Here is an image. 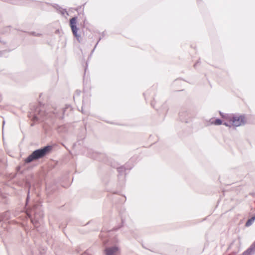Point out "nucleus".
Wrapping results in <instances>:
<instances>
[{
	"instance_id": "nucleus-1",
	"label": "nucleus",
	"mask_w": 255,
	"mask_h": 255,
	"mask_svg": "<svg viewBox=\"0 0 255 255\" xmlns=\"http://www.w3.org/2000/svg\"><path fill=\"white\" fill-rule=\"evenodd\" d=\"M59 110L57 109H52V110H45L44 107H37L36 108L35 111L33 113H31L29 117L32 118L34 121H43L48 118H52L53 117H58L63 118L59 114Z\"/></svg>"
},
{
	"instance_id": "nucleus-2",
	"label": "nucleus",
	"mask_w": 255,
	"mask_h": 255,
	"mask_svg": "<svg viewBox=\"0 0 255 255\" xmlns=\"http://www.w3.org/2000/svg\"><path fill=\"white\" fill-rule=\"evenodd\" d=\"M51 149V146L47 145L43 148L34 150L24 160L25 163H28L43 157L50 151Z\"/></svg>"
},
{
	"instance_id": "nucleus-3",
	"label": "nucleus",
	"mask_w": 255,
	"mask_h": 255,
	"mask_svg": "<svg viewBox=\"0 0 255 255\" xmlns=\"http://www.w3.org/2000/svg\"><path fill=\"white\" fill-rule=\"evenodd\" d=\"M228 120H230V123L234 127H239L244 125L246 124L245 116L241 115H231L227 116Z\"/></svg>"
},
{
	"instance_id": "nucleus-4",
	"label": "nucleus",
	"mask_w": 255,
	"mask_h": 255,
	"mask_svg": "<svg viewBox=\"0 0 255 255\" xmlns=\"http://www.w3.org/2000/svg\"><path fill=\"white\" fill-rule=\"evenodd\" d=\"M77 17H73L70 20V25L74 36L76 38L78 41H80V35L78 34L77 32L79 28L77 27Z\"/></svg>"
},
{
	"instance_id": "nucleus-5",
	"label": "nucleus",
	"mask_w": 255,
	"mask_h": 255,
	"mask_svg": "<svg viewBox=\"0 0 255 255\" xmlns=\"http://www.w3.org/2000/svg\"><path fill=\"white\" fill-rule=\"evenodd\" d=\"M120 249L119 247L115 245L113 247L106 248L104 250L105 255H117L119 253Z\"/></svg>"
},
{
	"instance_id": "nucleus-6",
	"label": "nucleus",
	"mask_w": 255,
	"mask_h": 255,
	"mask_svg": "<svg viewBox=\"0 0 255 255\" xmlns=\"http://www.w3.org/2000/svg\"><path fill=\"white\" fill-rule=\"evenodd\" d=\"M179 117L182 122L188 123L191 121L190 115L187 112H180L179 113Z\"/></svg>"
},
{
	"instance_id": "nucleus-7",
	"label": "nucleus",
	"mask_w": 255,
	"mask_h": 255,
	"mask_svg": "<svg viewBox=\"0 0 255 255\" xmlns=\"http://www.w3.org/2000/svg\"><path fill=\"white\" fill-rule=\"evenodd\" d=\"M255 253V241L242 255H254Z\"/></svg>"
},
{
	"instance_id": "nucleus-8",
	"label": "nucleus",
	"mask_w": 255,
	"mask_h": 255,
	"mask_svg": "<svg viewBox=\"0 0 255 255\" xmlns=\"http://www.w3.org/2000/svg\"><path fill=\"white\" fill-rule=\"evenodd\" d=\"M212 119L210 120L211 124L215 125H221L222 124V121L219 119H217L215 121H212Z\"/></svg>"
},
{
	"instance_id": "nucleus-9",
	"label": "nucleus",
	"mask_w": 255,
	"mask_h": 255,
	"mask_svg": "<svg viewBox=\"0 0 255 255\" xmlns=\"http://www.w3.org/2000/svg\"><path fill=\"white\" fill-rule=\"evenodd\" d=\"M255 216L252 217L251 219H249L247 221V222L246 223V227L250 226L253 223V222L255 221Z\"/></svg>"
},
{
	"instance_id": "nucleus-10",
	"label": "nucleus",
	"mask_w": 255,
	"mask_h": 255,
	"mask_svg": "<svg viewBox=\"0 0 255 255\" xmlns=\"http://www.w3.org/2000/svg\"><path fill=\"white\" fill-rule=\"evenodd\" d=\"M56 9L59 11V12L62 15H64L65 13H66L67 15L68 14L65 9H63L58 6H57Z\"/></svg>"
},
{
	"instance_id": "nucleus-11",
	"label": "nucleus",
	"mask_w": 255,
	"mask_h": 255,
	"mask_svg": "<svg viewBox=\"0 0 255 255\" xmlns=\"http://www.w3.org/2000/svg\"><path fill=\"white\" fill-rule=\"evenodd\" d=\"M117 170L121 175H123L125 174L126 168L124 166H121L117 168Z\"/></svg>"
},
{
	"instance_id": "nucleus-12",
	"label": "nucleus",
	"mask_w": 255,
	"mask_h": 255,
	"mask_svg": "<svg viewBox=\"0 0 255 255\" xmlns=\"http://www.w3.org/2000/svg\"><path fill=\"white\" fill-rule=\"evenodd\" d=\"M108 235V233L102 232L100 235V238L103 240V244L106 245V242L105 240H104V238L106 237Z\"/></svg>"
},
{
	"instance_id": "nucleus-13",
	"label": "nucleus",
	"mask_w": 255,
	"mask_h": 255,
	"mask_svg": "<svg viewBox=\"0 0 255 255\" xmlns=\"http://www.w3.org/2000/svg\"><path fill=\"white\" fill-rule=\"evenodd\" d=\"M35 214V218H34V219H31V222L33 223V224H34V221L36 222H38L39 219V218H41V215L39 216V217H38L37 215L35 213H34Z\"/></svg>"
},
{
	"instance_id": "nucleus-14",
	"label": "nucleus",
	"mask_w": 255,
	"mask_h": 255,
	"mask_svg": "<svg viewBox=\"0 0 255 255\" xmlns=\"http://www.w3.org/2000/svg\"><path fill=\"white\" fill-rule=\"evenodd\" d=\"M228 121L227 122H225L223 123V125L226 126V127H232V125L231 124V123H230V120H227Z\"/></svg>"
},
{
	"instance_id": "nucleus-15",
	"label": "nucleus",
	"mask_w": 255,
	"mask_h": 255,
	"mask_svg": "<svg viewBox=\"0 0 255 255\" xmlns=\"http://www.w3.org/2000/svg\"><path fill=\"white\" fill-rule=\"evenodd\" d=\"M81 255H93L90 252L89 250H87L85 252H84Z\"/></svg>"
},
{
	"instance_id": "nucleus-16",
	"label": "nucleus",
	"mask_w": 255,
	"mask_h": 255,
	"mask_svg": "<svg viewBox=\"0 0 255 255\" xmlns=\"http://www.w3.org/2000/svg\"><path fill=\"white\" fill-rule=\"evenodd\" d=\"M30 34L33 36H40L41 35V33H37V32H32L30 33Z\"/></svg>"
},
{
	"instance_id": "nucleus-17",
	"label": "nucleus",
	"mask_w": 255,
	"mask_h": 255,
	"mask_svg": "<svg viewBox=\"0 0 255 255\" xmlns=\"http://www.w3.org/2000/svg\"><path fill=\"white\" fill-rule=\"evenodd\" d=\"M220 115L222 116V118H225L226 119V120H228V117H227V116H229V115H227V114H224L223 113H222V112H220Z\"/></svg>"
},
{
	"instance_id": "nucleus-18",
	"label": "nucleus",
	"mask_w": 255,
	"mask_h": 255,
	"mask_svg": "<svg viewBox=\"0 0 255 255\" xmlns=\"http://www.w3.org/2000/svg\"><path fill=\"white\" fill-rule=\"evenodd\" d=\"M68 108H70V107H67L65 108L64 109H63V110H62L63 114H64V113H65V110H66V109H68Z\"/></svg>"
},
{
	"instance_id": "nucleus-19",
	"label": "nucleus",
	"mask_w": 255,
	"mask_h": 255,
	"mask_svg": "<svg viewBox=\"0 0 255 255\" xmlns=\"http://www.w3.org/2000/svg\"><path fill=\"white\" fill-rule=\"evenodd\" d=\"M29 192L28 191V194H27V198H26V203H27V201L29 199Z\"/></svg>"
},
{
	"instance_id": "nucleus-20",
	"label": "nucleus",
	"mask_w": 255,
	"mask_h": 255,
	"mask_svg": "<svg viewBox=\"0 0 255 255\" xmlns=\"http://www.w3.org/2000/svg\"><path fill=\"white\" fill-rule=\"evenodd\" d=\"M233 244H232L230 246L229 249H231V248H232V247H233Z\"/></svg>"
},
{
	"instance_id": "nucleus-21",
	"label": "nucleus",
	"mask_w": 255,
	"mask_h": 255,
	"mask_svg": "<svg viewBox=\"0 0 255 255\" xmlns=\"http://www.w3.org/2000/svg\"><path fill=\"white\" fill-rule=\"evenodd\" d=\"M198 63H199V62H197L196 63H195V64H194V67H196L197 66V65H198Z\"/></svg>"
},
{
	"instance_id": "nucleus-22",
	"label": "nucleus",
	"mask_w": 255,
	"mask_h": 255,
	"mask_svg": "<svg viewBox=\"0 0 255 255\" xmlns=\"http://www.w3.org/2000/svg\"><path fill=\"white\" fill-rule=\"evenodd\" d=\"M98 42L96 43V45H95V47H94V49L93 50V51L95 50V47H96V46L98 45Z\"/></svg>"
},
{
	"instance_id": "nucleus-23",
	"label": "nucleus",
	"mask_w": 255,
	"mask_h": 255,
	"mask_svg": "<svg viewBox=\"0 0 255 255\" xmlns=\"http://www.w3.org/2000/svg\"><path fill=\"white\" fill-rule=\"evenodd\" d=\"M27 215L29 216V218H31V215L29 213H27Z\"/></svg>"
},
{
	"instance_id": "nucleus-24",
	"label": "nucleus",
	"mask_w": 255,
	"mask_h": 255,
	"mask_svg": "<svg viewBox=\"0 0 255 255\" xmlns=\"http://www.w3.org/2000/svg\"><path fill=\"white\" fill-rule=\"evenodd\" d=\"M4 123H5V122L3 121V125L4 124Z\"/></svg>"
}]
</instances>
